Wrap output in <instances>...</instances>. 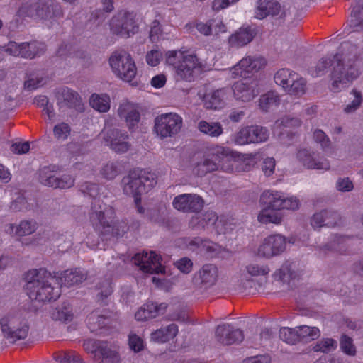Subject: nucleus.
Returning a JSON list of instances; mask_svg holds the SVG:
<instances>
[{
	"mask_svg": "<svg viewBox=\"0 0 363 363\" xmlns=\"http://www.w3.org/2000/svg\"><path fill=\"white\" fill-rule=\"evenodd\" d=\"M299 341H311L318 339L320 335V331L317 327L301 325L296 327Z\"/></svg>",
	"mask_w": 363,
	"mask_h": 363,
	"instance_id": "42",
	"label": "nucleus"
},
{
	"mask_svg": "<svg viewBox=\"0 0 363 363\" xmlns=\"http://www.w3.org/2000/svg\"><path fill=\"white\" fill-rule=\"evenodd\" d=\"M101 134L106 145L116 153H125L131 147L130 143L126 141L129 138V135L124 130L115 128H106L104 129Z\"/></svg>",
	"mask_w": 363,
	"mask_h": 363,
	"instance_id": "12",
	"label": "nucleus"
},
{
	"mask_svg": "<svg viewBox=\"0 0 363 363\" xmlns=\"http://www.w3.org/2000/svg\"><path fill=\"white\" fill-rule=\"evenodd\" d=\"M301 270L296 262L286 260L273 274L276 281L284 284H289L291 281L298 279L301 276Z\"/></svg>",
	"mask_w": 363,
	"mask_h": 363,
	"instance_id": "23",
	"label": "nucleus"
},
{
	"mask_svg": "<svg viewBox=\"0 0 363 363\" xmlns=\"http://www.w3.org/2000/svg\"><path fill=\"white\" fill-rule=\"evenodd\" d=\"M167 308V304L162 303L157 304L153 302H148L140 307L135 313V319L138 321L147 320L155 318L160 315L164 313Z\"/></svg>",
	"mask_w": 363,
	"mask_h": 363,
	"instance_id": "28",
	"label": "nucleus"
},
{
	"mask_svg": "<svg viewBox=\"0 0 363 363\" xmlns=\"http://www.w3.org/2000/svg\"><path fill=\"white\" fill-rule=\"evenodd\" d=\"M279 337L288 344L295 345L299 341L297 328H282L279 330Z\"/></svg>",
	"mask_w": 363,
	"mask_h": 363,
	"instance_id": "48",
	"label": "nucleus"
},
{
	"mask_svg": "<svg viewBox=\"0 0 363 363\" xmlns=\"http://www.w3.org/2000/svg\"><path fill=\"white\" fill-rule=\"evenodd\" d=\"M26 289L31 300L38 301H50L56 300L60 296L59 283L55 276L45 268L34 269L28 271L26 276Z\"/></svg>",
	"mask_w": 363,
	"mask_h": 363,
	"instance_id": "2",
	"label": "nucleus"
},
{
	"mask_svg": "<svg viewBox=\"0 0 363 363\" xmlns=\"http://www.w3.org/2000/svg\"><path fill=\"white\" fill-rule=\"evenodd\" d=\"M113 72L125 82H130L135 77L137 69L131 56L124 51L115 52L109 58Z\"/></svg>",
	"mask_w": 363,
	"mask_h": 363,
	"instance_id": "7",
	"label": "nucleus"
},
{
	"mask_svg": "<svg viewBox=\"0 0 363 363\" xmlns=\"http://www.w3.org/2000/svg\"><path fill=\"white\" fill-rule=\"evenodd\" d=\"M218 216L213 211H208L204 213L196 215L191 218L189 225L192 229H204L206 226L213 225L218 221Z\"/></svg>",
	"mask_w": 363,
	"mask_h": 363,
	"instance_id": "32",
	"label": "nucleus"
},
{
	"mask_svg": "<svg viewBox=\"0 0 363 363\" xmlns=\"http://www.w3.org/2000/svg\"><path fill=\"white\" fill-rule=\"evenodd\" d=\"M89 104L93 108L99 112H106L110 108L109 97L107 95L99 96L94 94L91 95Z\"/></svg>",
	"mask_w": 363,
	"mask_h": 363,
	"instance_id": "43",
	"label": "nucleus"
},
{
	"mask_svg": "<svg viewBox=\"0 0 363 363\" xmlns=\"http://www.w3.org/2000/svg\"><path fill=\"white\" fill-rule=\"evenodd\" d=\"M4 50L11 55L32 59L43 52L44 45L37 41L20 44L10 41L4 47Z\"/></svg>",
	"mask_w": 363,
	"mask_h": 363,
	"instance_id": "14",
	"label": "nucleus"
},
{
	"mask_svg": "<svg viewBox=\"0 0 363 363\" xmlns=\"http://www.w3.org/2000/svg\"><path fill=\"white\" fill-rule=\"evenodd\" d=\"M54 172H56L55 166H45L41 167L38 171L39 182L44 186L50 184V177L53 174Z\"/></svg>",
	"mask_w": 363,
	"mask_h": 363,
	"instance_id": "57",
	"label": "nucleus"
},
{
	"mask_svg": "<svg viewBox=\"0 0 363 363\" xmlns=\"http://www.w3.org/2000/svg\"><path fill=\"white\" fill-rule=\"evenodd\" d=\"M174 208L185 213L198 212L203 206V199L194 194H184L177 196L172 202Z\"/></svg>",
	"mask_w": 363,
	"mask_h": 363,
	"instance_id": "19",
	"label": "nucleus"
},
{
	"mask_svg": "<svg viewBox=\"0 0 363 363\" xmlns=\"http://www.w3.org/2000/svg\"><path fill=\"white\" fill-rule=\"evenodd\" d=\"M346 240V238L342 235H335L333 240L326 243L323 246H320L318 247L320 252L323 254H326L328 251L329 252H340L342 250V245Z\"/></svg>",
	"mask_w": 363,
	"mask_h": 363,
	"instance_id": "45",
	"label": "nucleus"
},
{
	"mask_svg": "<svg viewBox=\"0 0 363 363\" xmlns=\"http://www.w3.org/2000/svg\"><path fill=\"white\" fill-rule=\"evenodd\" d=\"M280 103V98L275 91H268L261 96L259 99V106L264 111H267L273 106H277Z\"/></svg>",
	"mask_w": 363,
	"mask_h": 363,
	"instance_id": "44",
	"label": "nucleus"
},
{
	"mask_svg": "<svg viewBox=\"0 0 363 363\" xmlns=\"http://www.w3.org/2000/svg\"><path fill=\"white\" fill-rule=\"evenodd\" d=\"M247 271L251 276H264L269 272V268L267 265L250 264L247 267Z\"/></svg>",
	"mask_w": 363,
	"mask_h": 363,
	"instance_id": "60",
	"label": "nucleus"
},
{
	"mask_svg": "<svg viewBox=\"0 0 363 363\" xmlns=\"http://www.w3.org/2000/svg\"><path fill=\"white\" fill-rule=\"evenodd\" d=\"M337 347V342L332 338H324L317 342L313 346V350L315 352H321L328 353L334 350Z\"/></svg>",
	"mask_w": 363,
	"mask_h": 363,
	"instance_id": "50",
	"label": "nucleus"
},
{
	"mask_svg": "<svg viewBox=\"0 0 363 363\" xmlns=\"http://www.w3.org/2000/svg\"><path fill=\"white\" fill-rule=\"evenodd\" d=\"M198 130L211 138H218L223 133L222 125L219 122H208L201 121L197 125Z\"/></svg>",
	"mask_w": 363,
	"mask_h": 363,
	"instance_id": "37",
	"label": "nucleus"
},
{
	"mask_svg": "<svg viewBox=\"0 0 363 363\" xmlns=\"http://www.w3.org/2000/svg\"><path fill=\"white\" fill-rule=\"evenodd\" d=\"M225 93L223 89H217L204 94L203 103L208 109H218L222 108L224 104Z\"/></svg>",
	"mask_w": 363,
	"mask_h": 363,
	"instance_id": "34",
	"label": "nucleus"
},
{
	"mask_svg": "<svg viewBox=\"0 0 363 363\" xmlns=\"http://www.w3.org/2000/svg\"><path fill=\"white\" fill-rule=\"evenodd\" d=\"M217 278V267L212 264H206L194 274L192 282L198 287L208 289L216 284Z\"/></svg>",
	"mask_w": 363,
	"mask_h": 363,
	"instance_id": "20",
	"label": "nucleus"
},
{
	"mask_svg": "<svg viewBox=\"0 0 363 363\" xmlns=\"http://www.w3.org/2000/svg\"><path fill=\"white\" fill-rule=\"evenodd\" d=\"M234 96L238 100L250 101L258 94L257 82L256 80H246L237 82L233 85Z\"/></svg>",
	"mask_w": 363,
	"mask_h": 363,
	"instance_id": "24",
	"label": "nucleus"
},
{
	"mask_svg": "<svg viewBox=\"0 0 363 363\" xmlns=\"http://www.w3.org/2000/svg\"><path fill=\"white\" fill-rule=\"evenodd\" d=\"M123 192L134 197L135 202H140V196L148 192L157 184L155 174L146 169H134L122 179Z\"/></svg>",
	"mask_w": 363,
	"mask_h": 363,
	"instance_id": "5",
	"label": "nucleus"
},
{
	"mask_svg": "<svg viewBox=\"0 0 363 363\" xmlns=\"http://www.w3.org/2000/svg\"><path fill=\"white\" fill-rule=\"evenodd\" d=\"M112 226L115 238L123 237L129 229L128 224L124 220L116 221L112 224Z\"/></svg>",
	"mask_w": 363,
	"mask_h": 363,
	"instance_id": "63",
	"label": "nucleus"
},
{
	"mask_svg": "<svg viewBox=\"0 0 363 363\" xmlns=\"http://www.w3.org/2000/svg\"><path fill=\"white\" fill-rule=\"evenodd\" d=\"M106 320L107 317L101 314L98 310L91 312L88 316V324L92 330H95L96 328H103L106 325Z\"/></svg>",
	"mask_w": 363,
	"mask_h": 363,
	"instance_id": "47",
	"label": "nucleus"
},
{
	"mask_svg": "<svg viewBox=\"0 0 363 363\" xmlns=\"http://www.w3.org/2000/svg\"><path fill=\"white\" fill-rule=\"evenodd\" d=\"M38 17L44 19L60 18L63 11L60 4L55 0H41L38 1Z\"/></svg>",
	"mask_w": 363,
	"mask_h": 363,
	"instance_id": "30",
	"label": "nucleus"
},
{
	"mask_svg": "<svg viewBox=\"0 0 363 363\" xmlns=\"http://www.w3.org/2000/svg\"><path fill=\"white\" fill-rule=\"evenodd\" d=\"M113 213L112 209L109 207H101L100 201L94 199L91 203V220L100 225V235L103 240H111L115 238L112 224H110L109 215Z\"/></svg>",
	"mask_w": 363,
	"mask_h": 363,
	"instance_id": "10",
	"label": "nucleus"
},
{
	"mask_svg": "<svg viewBox=\"0 0 363 363\" xmlns=\"http://www.w3.org/2000/svg\"><path fill=\"white\" fill-rule=\"evenodd\" d=\"M135 264L140 266V269L145 273H164V268L160 263L161 257L154 252L135 254L133 257Z\"/></svg>",
	"mask_w": 363,
	"mask_h": 363,
	"instance_id": "16",
	"label": "nucleus"
},
{
	"mask_svg": "<svg viewBox=\"0 0 363 363\" xmlns=\"http://www.w3.org/2000/svg\"><path fill=\"white\" fill-rule=\"evenodd\" d=\"M284 90L290 95L301 96L306 93V80L296 73L288 85L284 86Z\"/></svg>",
	"mask_w": 363,
	"mask_h": 363,
	"instance_id": "36",
	"label": "nucleus"
},
{
	"mask_svg": "<svg viewBox=\"0 0 363 363\" xmlns=\"http://www.w3.org/2000/svg\"><path fill=\"white\" fill-rule=\"evenodd\" d=\"M174 265L182 273L189 274L193 268V262L189 257H182L174 262Z\"/></svg>",
	"mask_w": 363,
	"mask_h": 363,
	"instance_id": "59",
	"label": "nucleus"
},
{
	"mask_svg": "<svg viewBox=\"0 0 363 363\" xmlns=\"http://www.w3.org/2000/svg\"><path fill=\"white\" fill-rule=\"evenodd\" d=\"M269 15L272 16L279 15L280 18H284L285 12L281 11V5L276 0H259L255 17L257 19H263Z\"/></svg>",
	"mask_w": 363,
	"mask_h": 363,
	"instance_id": "27",
	"label": "nucleus"
},
{
	"mask_svg": "<svg viewBox=\"0 0 363 363\" xmlns=\"http://www.w3.org/2000/svg\"><path fill=\"white\" fill-rule=\"evenodd\" d=\"M0 325L4 338L11 344L25 340L28 337L30 329L28 321L16 315L2 318Z\"/></svg>",
	"mask_w": 363,
	"mask_h": 363,
	"instance_id": "6",
	"label": "nucleus"
},
{
	"mask_svg": "<svg viewBox=\"0 0 363 363\" xmlns=\"http://www.w3.org/2000/svg\"><path fill=\"white\" fill-rule=\"evenodd\" d=\"M57 104L60 110L65 111L66 108H74L81 111V97L79 94L70 89L64 88L57 95Z\"/></svg>",
	"mask_w": 363,
	"mask_h": 363,
	"instance_id": "26",
	"label": "nucleus"
},
{
	"mask_svg": "<svg viewBox=\"0 0 363 363\" xmlns=\"http://www.w3.org/2000/svg\"><path fill=\"white\" fill-rule=\"evenodd\" d=\"M38 6V2H35L33 4H22L18 11V15L21 17L24 16H30L34 17L37 16L38 17V8H37Z\"/></svg>",
	"mask_w": 363,
	"mask_h": 363,
	"instance_id": "53",
	"label": "nucleus"
},
{
	"mask_svg": "<svg viewBox=\"0 0 363 363\" xmlns=\"http://www.w3.org/2000/svg\"><path fill=\"white\" fill-rule=\"evenodd\" d=\"M86 279V275L80 269H67L61 273L60 284L69 287L82 283Z\"/></svg>",
	"mask_w": 363,
	"mask_h": 363,
	"instance_id": "35",
	"label": "nucleus"
},
{
	"mask_svg": "<svg viewBox=\"0 0 363 363\" xmlns=\"http://www.w3.org/2000/svg\"><path fill=\"white\" fill-rule=\"evenodd\" d=\"M351 23L357 30H363V0H358L352 12Z\"/></svg>",
	"mask_w": 363,
	"mask_h": 363,
	"instance_id": "46",
	"label": "nucleus"
},
{
	"mask_svg": "<svg viewBox=\"0 0 363 363\" xmlns=\"http://www.w3.org/2000/svg\"><path fill=\"white\" fill-rule=\"evenodd\" d=\"M335 188L338 191L349 192L354 189V185L349 177H340L336 182Z\"/></svg>",
	"mask_w": 363,
	"mask_h": 363,
	"instance_id": "61",
	"label": "nucleus"
},
{
	"mask_svg": "<svg viewBox=\"0 0 363 363\" xmlns=\"http://www.w3.org/2000/svg\"><path fill=\"white\" fill-rule=\"evenodd\" d=\"M118 113L121 118L124 119L130 130H133L140 121V115L137 106L126 102L120 105Z\"/></svg>",
	"mask_w": 363,
	"mask_h": 363,
	"instance_id": "29",
	"label": "nucleus"
},
{
	"mask_svg": "<svg viewBox=\"0 0 363 363\" xmlns=\"http://www.w3.org/2000/svg\"><path fill=\"white\" fill-rule=\"evenodd\" d=\"M263 284V282L256 284L252 279L243 278L241 280L240 287L243 293L255 294L262 288Z\"/></svg>",
	"mask_w": 363,
	"mask_h": 363,
	"instance_id": "51",
	"label": "nucleus"
},
{
	"mask_svg": "<svg viewBox=\"0 0 363 363\" xmlns=\"http://www.w3.org/2000/svg\"><path fill=\"white\" fill-rule=\"evenodd\" d=\"M177 333L178 326L174 323H172L167 327L152 332L150 338L156 342H166L175 337Z\"/></svg>",
	"mask_w": 363,
	"mask_h": 363,
	"instance_id": "33",
	"label": "nucleus"
},
{
	"mask_svg": "<svg viewBox=\"0 0 363 363\" xmlns=\"http://www.w3.org/2000/svg\"><path fill=\"white\" fill-rule=\"evenodd\" d=\"M166 62L173 67L177 82H194L203 72V65L195 55H185L181 50L168 51Z\"/></svg>",
	"mask_w": 363,
	"mask_h": 363,
	"instance_id": "3",
	"label": "nucleus"
},
{
	"mask_svg": "<svg viewBox=\"0 0 363 363\" xmlns=\"http://www.w3.org/2000/svg\"><path fill=\"white\" fill-rule=\"evenodd\" d=\"M53 132L57 139L65 140L70 133V127L67 123H61L54 127Z\"/></svg>",
	"mask_w": 363,
	"mask_h": 363,
	"instance_id": "62",
	"label": "nucleus"
},
{
	"mask_svg": "<svg viewBox=\"0 0 363 363\" xmlns=\"http://www.w3.org/2000/svg\"><path fill=\"white\" fill-rule=\"evenodd\" d=\"M182 118L175 113L161 114L155 119L154 129L161 138L173 137L182 127Z\"/></svg>",
	"mask_w": 363,
	"mask_h": 363,
	"instance_id": "9",
	"label": "nucleus"
},
{
	"mask_svg": "<svg viewBox=\"0 0 363 363\" xmlns=\"http://www.w3.org/2000/svg\"><path fill=\"white\" fill-rule=\"evenodd\" d=\"M269 130L262 126L250 125L241 128L236 134L235 142L238 145L265 142L269 138Z\"/></svg>",
	"mask_w": 363,
	"mask_h": 363,
	"instance_id": "15",
	"label": "nucleus"
},
{
	"mask_svg": "<svg viewBox=\"0 0 363 363\" xmlns=\"http://www.w3.org/2000/svg\"><path fill=\"white\" fill-rule=\"evenodd\" d=\"M342 223V216L338 211L331 209H324L313 215L311 224L314 229L323 227L335 228Z\"/></svg>",
	"mask_w": 363,
	"mask_h": 363,
	"instance_id": "18",
	"label": "nucleus"
},
{
	"mask_svg": "<svg viewBox=\"0 0 363 363\" xmlns=\"http://www.w3.org/2000/svg\"><path fill=\"white\" fill-rule=\"evenodd\" d=\"M286 238L280 234L267 237L259 247V255L267 258L277 256L285 251Z\"/></svg>",
	"mask_w": 363,
	"mask_h": 363,
	"instance_id": "17",
	"label": "nucleus"
},
{
	"mask_svg": "<svg viewBox=\"0 0 363 363\" xmlns=\"http://www.w3.org/2000/svg\"><path fill=\"white\" fill-rule=\"evenodd\" d=\"M340 348L347 355L354 356L357 350L353 340L351 337L346 335H342L340 338Z\"/></svg>",
	"mask_w": 363,
	"mask_h": 363,
	"instance_id": "55",
	"label": "nucleus"
},
{
	"mask_svg": "<svg viewBox=\"0 0 363 363\" xmlns=\"http://www.w3.org/2000/svg\"><path fill=\"white\" fill-rule=\"evenodd\" d=\"M340 52L333 58H321L314 67L310 69L313 77L323 76L328 66L333 67L330 79L333 81L331 91L338 92L345 88L347 84L357 79L359 72L355 65L357 59V48L355 45L345 42L340 46Z\"/></svg>",
	"mask_w": 363,
	"mask_h": 363,
	"instance_id": "1",
	"label": "nucleus"
},
{
	"mask_svg": "<svg viewBox=\"0 0 363 363\" xmlns=\"http://www.w3.org/2000/svg\"><path fill=\"white\" fill-rule=\"evenodd\" d=\"M50 182L45 186L52 187L53 189H69L74 185V179L69 174H62L57 176L56 172L50 177Z\"/></svg>",
	"mask_w": 363,
	"mask_h": 363,
	"instance_id": "38",
	"label": "nucleus"
},
{
	"mask_svg": "<svg viewBox=\"0 0 363 363\" xmlns=\"http://www.w3.org/2000/svg\"><path fill=\"white\" fill-rule=\"evenodd\" d=\"M216 337L218 342L225 345L240 343L244 339L243 332L235 329L229 324H223L217 326Z\"/></svg>",
	"mask_w": 363,
	"mask_h": 363,
	"instance_id": "21",
	"label": "nucleus"
},
{
	"mask_svg": "<svg viewBox=\"0 0 363 363\" xmlns=\"http://www.w3.org/2000/svg\"><path fill=\"white\" fill-rule=\"evenodd\" d=\"M221 167L225 172H248L251 166L248 164L232 159L224 155V150L223 148L218 149L216 153L208 155L201 162H199L195 170L196 174L203 176L208 172L218 170Z\"/></svg>",
	"mask_w": 363,
	"mask_h": 363,
	"instance_id": "4",
	"label": "nucleus"
},
{
	"mask_svg": "<svg viewBox=\"0 0 363 363\" xmlns=\"http://www.w3.org/2000/svg\"><path fill=\"white\" fill-rule=\"evenodd\" d=\"M83 348L93 355V359L98 363H120L119 354L112 350L106 342L99 340L88 339L83 342Z\"/></svg>",
	"mask_w": 363,
	"mask_h": 363,
	"instance_id": "8",
	"label": "nucleus"
},
{
	"mask_svg": "<svg viewBox=\"0 0 363 363\" xmlns=\"http://www.w3.org/2000/svg\"><path fill=\"white\" fill-rule=\"evenodd\" d=\"M264 207L258 215V220L262 223H274L279 224L282 220V216L278 211L280 209H274L272 207L264 205Z\"/></svg>",
	"mask_w": 363,
	"mask_h": 363,
	"instance_id": "39",
	"label": "nucleus"
},
{
	"mask_svg": "<svg viewBox=\"0 0 363 363\" xmlns=\"http://www.w3.org/2000/svg\"><path fill=\"white\" fill-rule=\"evenodd\" d=\"M53 358L59 363H85L82 357L74 350L55 352Z\"/></svg>",
	"mask_w": 363,
	"mask_h": 363,
	"instance_id": "40",
	"label": "nucleus"
},
{
	"mask_svg": "<svg viewBox=\"0 0 363 363\" xmlns=\"http://www.w3.org/2000/svg\"><path fill=\"white\" fill-rule=\"evenodd\" d=\"M256 32L250 26L241 27L229 38V43L233 47H242L252 40Z\"/></svg>",
	"mask_w": 363,
	"mask_h": 363,
	"instance_id": "31",
	"label": "nucleus"
},
{
	"mask_svg": "<svg viewBox=\"0 0 363 363\" xmlns=\"http://www.w3.org/2000/svg\"><path fill=\"white\" fill-rule=\"evenodd\" d=\"M351 94L354 96V99L344 108V112L352 113L356 111L362 102V94L360 91L353 89Z\"/></svg>",
	"mask_w": 363,
	"mask_h": 363,
	"instance_id": "56",
	"label": "nucleus"
},
{
	"mask_svg": "<svg viewBox=\"0 0 363 363\" xmlns=\"http://www.w3.org/2000/svg\"><path fill=\"white\" fill-rule=\"evenodd\" d=\"M128 345L130 348L135 352H140L144 347L143 340L135 334L129 335Z\"/></svg>",
	"mask_w": 363,
	"mask_h": 363,
	"instance_id": "64",
	"label": "nucleus"
},
{
	"mask_svg": "<svg viewBox=\"0 0 363 363\" xmlns=\"http://www.w3.org/2000/svg\"><path fill=\"white\" fill-rule=\"evenodd\" d=\"M110 26L113 34L123 38H128L138 30L134 16L130 13L115 16L111 19Z\"/></svg>",
	"mask_w": 363,
	"mask_h": 363,
	"instance_id": "13",
	"label": "nucleus"
},
{
	"mask_svg": "<svg viewBox=\"0 0 363 363\" xmlns=\"http://www.w3.org/2000/svg\"><path fill=\"white\" fill-rule=\"evenodd\" d=\"M262 205H266L274 209H288L295 211L299 208L300 201L296 197L285 198L281 192L264 191L259 199Z\"/></svg>",
	"mask_w": 363,
	"mask_h": 363,
	"instance_id": "11",
	"label": "nucleus"
},
{
	"mask_svg": "<svg viewBox=\"0 0 363 363\" xmlns=\"http://www.w3.org/2000/svg\"><path fill=\"white\" fill-rule=\"evenodd\" d=\"M97 288L99 290H100V292H99L97 294L98 299L102 302L113 292L111 281L110 279H106L101 282L99 283Z\"/></svg>",
	"mask_w": 363,
	"mask_h": 363,
	"instance_id": "54",
	"label": "nucleus"
},
{
	"mask_svg": "<svg viewBox=\"0 0 363 363\" xmlns=\"http://www.w3.org/2000/svg\"><path fill=\"white\" fill-rule=\"evenodd\" d=\"M293 77H296V72L283 68L277 72L274 79L275 83L284 89V86L288 85Z\"/></svg>",
	"mask_w": 363,
	"mask_h": 363,
	"instance_id": "49",
	"label": "nucleus"
},
{
	"mask_svg": "<svg viewBox=\"0 0 363 363\" xmlns=\"http://www.w3.org/2000/svg\"><path fill=\"white\" fill-rule=\"evenodd\" d=\"M52 318L55 320L62 322L71 321L73 318L72 308L68 303H63L55 308L52 312Z\"/></svg>",
	"mask_w": 363,
	"mask_h": 363,
	"instance_id": "41",
	"label": "nucleus"
},
{
	"mask_svg": "<svg viewBox=\"0 0 363 363\" xmlns=\"http://www.w3.org/2000/svg\"><path fill=\"white\" fill-rule=\"evenodd\" d=\"M36 228V222L33 220H23L16 228V234L19 236L28 235L35 232Z\"/></svg>",
	"mask_w": 363,
	"mask_h": 363,
	"instance_id": "52",
	"label": "nucleus"
},
{
	"mask_svg": "<svg viewBox=\"0 0 363 363\" xmlns=\"http://www.w3.org/2000/svg\"><path fill=\"white\" fill-rule=\"evenodd\" d=\"M266 61L262 57L253 58L247 57L242 59L233 67V74L247 78V74L257 72L264 67Z\"/></svg>",
	"mask_w": 363,
	"mask_h": 363,
	"instance_id": "22",
	"label": "nucleus"
},
{
	"mask_svg": "<svg viewBox=\"0 0 363 363\" xmlns=\"http://www.w3.org/2000/svg\"><path fill=\"white\" fill-rule=\"evenodd\" d=\"M298 160L308 169L328 170L330 163L326 159H320L318 154L308 150H300L297 152Z\"/></svg>",
	"mask_w": 363,
	"mask_h": 363,
	"instance_id": "25",
	"label": "nucleus"
},
{
	"mask_svg": "<svg viewBox=\"0 0 363 363\" xmlns=\"http://www.w3.org/2000/svg\"><path fill=\"white\" fill-rule=\"evenodd\" d=\"M119 173V169L116 164L113 162H108L105 164L101 170V174L105 179L108 180L113 179Z\"/></svg>",
	"mask_w": 363,
	"mask_h": 363,
	"instance_id": "58",
	"label": "nucleus"
}]
</instances>
